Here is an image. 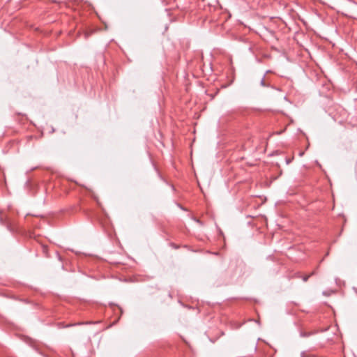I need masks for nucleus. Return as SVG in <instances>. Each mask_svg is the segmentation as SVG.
I'll return each instance as SVG.
<instances>
[{"instance_id": "1", "label": "nucleus", "mask_w": 357, "mask_h": 357, "mask_svg": "<svg viewBox=\"0 0 357 357\" xmlns=\"http://www.w3.org/2000/svg\"><path fill=\"white\" fill-rule=\"evenodd\" d=\"M257 82L260 86L263 87H268L271 86L270 82L266 79L265 75H263L262 77H259L257 79Z\"/></svg>"}, {"instance_id": "2", "label": "nucleus", "mask_w": 357, "mask_h": 357, "mask_svg": "<svg viewBox=\"0 0 357 357\" xmlns=\"http://www.w3.org/2000/svg\"><path fill=\"white\" fill-rule=\"evenodd\" d=\"M7 216L3 215V212L0 211V222L2 225H7L8 228H9L8 223L7 222Z\"/></svg>"}, {"instance_id": "3", "label": "nucleus", "mask_w": 357, "mask_h": 357, "mask_svg": "<svg viewBox=\"0 0 357 357\" xmlns=\"http://www.w3.org/2000/svg\"><path fill=\"white\" fill-rule=\"evenodd\" d=\"M314 274H315V272L312 271L310 274L303 276L302 279H303V280L304 282H307V280L309 279V278L311 277L312 275H314Z\"/></svg>"}, {"instance_id": "4", "label": "nucleus", "mask_w": 357, "mask_h": 357, "mask_svg": "<svg viewBox=\"0 0 357 357\" xmlns=\"http://www.w3.org/2000/svg\"><path fill=\"white\" fill-rule=\"evenodd\" d=\"M310 333H305V332H304V333H301V335L302 337H308V336H310Z\"/></svg>"}, {"instance_id": "5", "label": "nucleus", "mask_w": 357, "mask_h": 357, "mask_svg": "<svg viewBox=\"0 0 357 357\" xmlns=\"http://www.w3.org/2000/svg\"><path fill=\"white\" fill-rule=\"evenodd\" d=\"M301 357H305L304 353L301 354Z\"/></svg>"}, {"instance_id": "6", "label": "nucleus", "mask_w": 357, "mask_h": 357, "mask_svg": "<svg viewBox=\"0 0 357 357\" xmlns=\"http://www.w3.org/2000/svg\"><path fill=\"white\" fill-rule=\"evenodd\" d=\"M196 221H197V222H199V224H202V223H201V222H200L199 220H196Z\"/></svg>"}]
</instances>
